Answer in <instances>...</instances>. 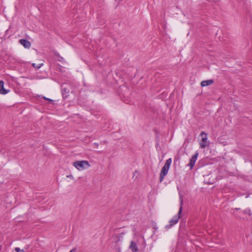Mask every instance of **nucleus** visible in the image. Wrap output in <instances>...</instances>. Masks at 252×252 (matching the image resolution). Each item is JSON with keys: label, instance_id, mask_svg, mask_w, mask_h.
Instances as JSON below:
<instances>
[{"label": "nucleus", "instance_id": "nucleus-15", "mask_svg": "<svg viewBox=\"0 0 252 252\" xmlns=\"http://www.w3.org/2000/svg\"><path fill=\"white\" fill-rule=\"evenodd\" d=\"M45 100H48V101L49 102H53V100L50 99V98H47V97H46L45 96H42V97Z\"/></svg>", "mask_w": 252, "mask_h": 252}, {"label": "nucleus", "instance_id": "nucleus-9", "mask_svg": "<svg viewBox=\"0 0 252 252\" xmlns=\"http://www.w3.org/2000/svg\"><path fill=\"white\" fill-rule=\"evenodd\" d=\"M177 223V222L176 220H174L173 219H171L169 221V224L166 225L165 226V228L166 229H169V228H171L172 226H173L174 225L176 224Z\"/></svg>", "mask_w": 252, "mask_h": 252}, {"label": "nucleus", "instance_id": "nucleus-21", "mask_svg": "<svg viewBox=\"0 0 252 252\" xmlns=\"http://www.w3.org/2000/svg\"><path fill=\"white\" fill-rule=\"evenodd\" d=\"M60 58H61V59H59V61L61 62L62 60H63V58L61 57H60Z\"/></svg>", "mask_w": 252, "mask_h": 252}, {"label": "nucleus", "instance_id": "nucleus-2", "mask_svg": "<svg viewBox=\"0 0 252 252\" xmlns=\"http://www.w3.org/2000/svg\"><path fill=\"white\" fill-rule=\"evenodd\" d=\"M73 165L78 170H83L87 167L90 166L89 162L86 160L76 161L73 163Z\"/></svg>", "mask_w": 252, "mask_h": 252}, {"label": "nucleus", "instance_id": "nucleus-6", "mask_svg": "<svg viewBox=\"0 0 252 252\" xmlns=\"http://www.w3.org/2000/svg\"><path fill=\"white\" fill-rule=\"evenodd\" d=\"M129 249L132 251V252H137L138 251L137 244L134 241L131 242Z\"/></svg>", "mask_w": 252, "mask_h": 252}, {"label": "nucleus", "instance_id": "nucleus-8", "mask_svg": "<svg viewBox=\"0 0 252 252\" xmlns=\"http://www.w3.org/2000/svg\"><path fill=\"white\" fill-rule=\"evenodd\" d=\"M69 90L66 88L63 87L62 89V95L63 98H66L68 96Z\"/></svg>", "mask_w": 252, "mask_h": 252}, {"label": "nucleus", "instance_id": "nucleus-11", "mask_svg": "<svg viewBox=\"0 0 252 252\" xmlns=\"http://www.w3.org/2000/svg\"><path fill=\"white\" fill-rule=\"evenodd\" d=\"M243 213L244 214H247L249 216H251V211L250 209L249 208H247L244 210L243 211Z\"/></svg>", "mask_w": 252, "mask_h": 252}, {"label": "nucleus", "instance_id": "nucleus-16", "mask_svg": "<svg viewBox=\"0 0 252 252\" xmlns=\"http://www.w3.org/2000/svg\"><path fill=\"white\" fill-rule=\"evenodd\" d=\"M15 252H24L23 250H20L19 248H16L15 249Z\"/></svg>", "mask_w": 252, "mask_h": 252}, {"label": "nucleus", "instance_id": "nucleus-7", "mask_svg": "<svg viewBox=\"0 0 252 252\" xmlns=\"http://www.w3.org/2000/svg\"><path fill=\"white\" fill-rule=\"evenodd\" d=\"M213 83H214V80H213L212 79L205 80V81H203L201 82V86L202 87H206V86H208L209 85H211Z\"/></svg>", "mask_w": 252, "mask_h": 252}, {"label": "nucleus", "instance_id": "nucleus-10", "mask_svg": "<svg viewBox=\"0 0 252 252\" xmlns=\"http://www.w3.org/2000/svg\"><path fill=\"white\" fill-rule=\"evenodd\" d=\"M9 92V90H6L4 88V86H2L0 88V93L2 94H5Z\"/></svg>", "mask_w": 252, "mask_h": 252}, {"label": "nucleus", "instance_id": "nucleus-4", "mask_svg": "<svg viewBox=\"0 0 252 252\" xmlns=\"http://www.w3.org/2000/svg\"><path fill=\"white\" fill-rule=\"evenodd\" d=\"M183 200H182L181 199V201H180V209H179V212H178V213L177 214V215L176 216H175L172 219L174 220H176L177 222H178V220H179L180 219V217H181V214L182 212V210H183V207H182V205H183Z\"/></svg>", "mask_w": 252, "mask_h": 252}, {"label": "nucleus", "instance_id": "nucleus-18", "mask_svg": "<svg viewBox=\"0 0 252 252\" xmlns=\"http://www.w3.org/2000/svg\"><path fill=\"white\" fill-rule=\"evenodd\" d=\"M153 228L154 229H155V230H157L158 229L157 225L156 223L154 225H153Z\"/></svg>", "mask_w": 252, "mask_h": 252}, {"label": "nucleus", "instance_id": "nucleus-19", "mask_svg": "<svg viewBox=\"0 0 252 252\" xmlns=\"http://www.w3.org/2000/svg\"><path fill=\"white\" fill-rule=\"evenodd\" d=\"M4 83L2 80H0V87L4 86Z\"/></svg>", "mask_w": 252, "mask_h": 252}, {"label": "nucleus", "instance_id": "nucleus-14", "mask_svg": "<svg viewBox=\"0 0 252 252\" xmlns=\"http://www.w3.org/2000/svg\"><path fill=\"white\" fill-rule=\"evenodd\" d=\"M197 156H198V153H196L195 155H194L191 158H190L191 160L196 162V159H197Z\"/></svg>", "mask_w": 252, "mask_h": 252}, {"label": "nucleus", "instance_id": "nucleus-17", "mask_svg": "<svg viewBox=\"0 0 252 252\" xmlns=\"http://www.w3.org/2000/svg\"><path fill=\"white\" fill-rule=\"evenodd\" d=\"M180 159V158H179V156H176L175 157V158H174V162H175L176 161H177L178 160H179Z\"/></svg>", "mask_w": 252, "mask_h": 252}, {"label": "nucleus", "instance_id": "nucleus-22", "mask_svg": "<svg viewBox=\"0 0 252 252\" xmlns=\"http://www.w3.org/2000/svg\"><path fill=\"white\" fill-rule=\"evenodd\" d=\"M235 209H236V210H239L240 209H239V208H236Z\"/></svg>", "mask_w": 252, "mask_h": 252}, {"label": "nucleus", "instance_id": "nucleus-13", "mask_svg": "<svg viewBox=\"0 0 252 252\" xmlns=\"http://www.w3.org/2000/svg\"><path fill=\"white\" fill-rule=\"evenodd\" d=\"M195 162L191 160L190 159L189 163V166L190 167V168L191 169L194 165Z\"/></svg>", "mask_w": 252, "mask_h": 252}, {"label": "nucleus", "instance_id": "nucleus-20", "mask_svg": "<svg viewBox=\"0 0 252 252\" xmlns=\"http://www.w3.org/2000/svg\"><path fill=\"white\" fill-rule=\"evenodd\" d=\"M76 249L75 248L72 249L69 252H76Z\"/></svg>", "mask_w": 252, "mask_h": 252}, {"label": "nucleus", "instance_id": "nucleus-3", "mask_svg": "<svg viewBox=\"0 0 252 252\" xmlns=\"http://www.w3.org/2000/svg\"><path fill=\"white\" fill-rule=\"evenodd\" d=\"M200 135L202 137L201 142L200 143V147L201 149H203L205 148L207 145V134L204 131H202Z\"/></svg>", "mask_w": 252, "mask_h": 252}, {"label": "nucleus", "instance_id": "nucleus-12", "mask_svg": "<svg viewBox=\"0 0 252 252\" xmlns=\"http://www.w3.org/2000/svg\"><path fill=\"white\" fill-rule=\"evenodd\" d=\"M43 63H39V64H36L35 63H32V66L34 68L39 69L43 65Z\"/></svg>", "mask_w": 252, "mask_h": 252}, {"label": "nucleus", "instance_id": "nucleus-1", "mask_svg": "<svg viewBox=\"0 0 252 252\" xmlns=\"http://www.w3.org/2000/svg\"><path fill=\"white\" fill-rule=\"evenodd\" d=\"M172 159L171 158L167 159L163 167L162 168L159 176L160 182L163 181L164 177L167 174Z\"/></svg>", "mask_w": 252, "mask_h": 252}, {"label": "nucleus", "instance_id": "nucleus-5", "mask_svg": "<svg viewBox=\"0 0 252 252\" xmlns=\"http://www.w3.org/2000/svg\"><path fill=\"white\" fill-rule=\"evenodd\" d=\"M19 42L26 48H30L31 46V42L26 39H21Z\"/></svg>", "mask_w": 252, "mask_h": 252}]
</instances>
